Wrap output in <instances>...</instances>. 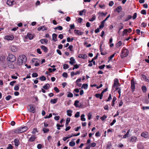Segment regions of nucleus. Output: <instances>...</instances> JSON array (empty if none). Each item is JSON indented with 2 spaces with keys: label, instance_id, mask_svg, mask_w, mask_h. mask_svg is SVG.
<instances>
[{
  "label": "nucleus",
  "instance_id": "1",
  "mask_svg": "<svg viewBox=\"0 0 149 149\" xmlns=\"http://www.w3.org/2000/svg\"><path fill=\"white\" fill-rule=\"evenodd\" d=\"M26 60V58L25 55H20L19 56L17 60L18 63L19 65H20L22 64V63H25Z\"/></svg>",
  "mask_w": 149,
  "mask_h": 149
},
{
  "label": "nucleus",
  "instance_id": "2",
  "mask_svg": "<svg viewBox=\"0 0 149 149\" xmlns=\"http://www.w3.org/2000/svg\"><path fill=\"white\" fill-rule=\"evenodd\" d=\"M129 53V51L127 49H123L121 53V56L122 58L127 56Z\"/></svg>",
  "mask_w": 149,
  "mask_h": 149
},
{
  "label": "nucleus",
  "instance_id": "3",
  "mask_svg": "<svg viewBox=\"0 0 149 149\" xmlns=\"http://www.w3.org/2000/svg\"><path fill=\"white\" fill-rule=\"evenodd\" d=\"M8 58L9 61L11 62H13L16 60L15 56L12 54H9Z\"/></svg>",
  "mask_w": 149,
  "mask_h": 149
},
{
  "label": "nucleus",
  "instance_id": "4",
  "mask_svg": "<svg viewBox=\"0 0 149 149\" xmlns=\"http://www.w3.org/2000/svg\"><path fill=\"white\" fill-rule=\"evenodd\" d=\"M33 63H34V65L36 66H37L39 65L40 61L36 58H33L32 59Z\"/></svg>",
  "mask_w": 149,
  "mask_h": 149
},
{
  "label": "nucleus",
  "instance_id": "5",
  "mask_svg": "<svg viewBox=\"0 0 149 149\" xmlns=\"http://www.w3.org/2000/svg\"><path fill=\"white\" fill-rule=\"evenodd\" d=\"M118 86H119L118 80L117 79H115L114 80V83L112 88L113 89L115 87H116Z\"/></svg>",
  "mask_w": 149,
  "mask_h": 149
},
{
  "label": "nucleus",
  "instance_id": "6",
  "mask_svg": "<svg viewBox=\"0 0 149 149\" xmlns=\"http://www.w3.org/2000/svg\"><path fill=\"white\" fill-rule=\"evenodd\" d=\"M6 3L9 6H12L15 3V2L13 0H8Z\"/></svg>",
  "mask_w": 149,
  "mask_h": 149
},
{
  "label": "nucleus",
  "instance_id": "7",
  "mask_svg": "<svg viewBox=\"0 0 149 149\" xmlns=\"http://www.w3.org/2000/svg\"><path fill=\"white\" fill-rule=\"evenodd\" d=\"M10 49L13 52H15L17 51L16 47L14 45L10 46Z\"/></svg>",
  "mask_w": 149,
  "mask_h": 149
},
{
  "label": "nucleus",
  "instance_id": "8",
  "mask_svg": "<svg viewBox=\"0 0 149 149\" xmlns=\"http://www.w3.org/2000/svg\"><path fill=\"white\" fill-rule=\"evenodd\" d=\"M47 27H46L45 26H40L38 28V30L40 31L41 30H42V31H44L45 30H47Z\"/></svg>",
  "mask_w": 149,
  "mask_h": 149
},
{
  "label": "nucleus",
  "instance_id": "9",
  "mask_svg": "<svg viewBox=\"0 0 149 149\" xmlns=\"http://www.w3.org/2000/svg\"><path fill=\"white\" fill-rule=\"evenodd\" d=\"M131 88L132 91H134L135 88V84L134 81L133 80H131Z\"/></svg>",
  "mask_w": 149,
  "mask_h": 149
},
{
  "label": "nucleus",
  "instance_id": "10",
  "mask_svg": "<svg viewBox=\"0 0 149 149\" xmlns=\"http://www.w3.org/2000/svg\"><path fill=\"white\" fill-rule=\"evenodd\" d=\"M74 33L75 34H77L78 35H82L84 33L83 32H81L80 30H74Z\"/></svg>",
  "mask_w": 149,
  "mask_h": 149
},
{
  "label": "nucleus",
  "instance_id": "11",
  "mask_svg": "<svg viewBox=\"0 0 149 149\" xmlns=\"http://www.w3.org/2000/svg\"><path fill=\"white\" fill-rule=\"evenodd\" d=\"M30 107V111L32 113H34L35 112V110L34 107L32 105H29Z\"/></svg>",
  "mask_w": 149,
  "mask_h": 149
},
{
  "label": "nucleus",
  "instance_id": "12",
  "mask_svg": "<svg viewBox=\"0 0 149 149\" xmlns=\"http://www.w3.org/2000/svg\"><path fill=\"white\" fill-rule=\"evenodd\" d=\"M141 135L145 138H147L148 136V133L147 132H143L141 134Z\"/></svg>",
  "mask_w": 149,
  "mask_h": 149
},
{
  "label": "nucleus",
  "instance_id": "13",
  "mask_svg": "<svg viewBox=\"0 0 149 149\" xmlns=\"http://www.w3.org/2000/svg\"><path fill=\"white\" fill-rule=\"evenodd\" d=\"M132 29L130 28L125 29L123 31V36H124L125 33L127 32L130 33Z\"/></svg>",
  "mask_w": 149,
  "mask_h": 149
},
{
  "label": "nucleus",
  "instance_id": "14",
  "mask_svg": "<svg viewBox=\"0 0 149 149\" xmlns=\"http://www.w3.org/2000/svg\"><path fill=\"white\" fill-rule=\"evenodd\" d=\"M57 35L55 33H53L52 35V40L56 42L57 41Z\"/></svg>",
  "mask_w": 149,
  "mask_h": 149
},
{
  "label": "nucleus",
  "instance_id": "15",
  "mask_svg": "<svg viewBox=\"0 0 149 149\" xmlns=\"http://www.w3.org/2000/svg\"><path fill=\"white\" fill-rule=\"evenodd\" d=\"M40 41L42 44H47L48 42V40L46 39H42L40 40Z\"/></svg>",
  "mask_w": 149,
  "mask_h": 149
},
{
  "label": "nucleus",
  "instance_id": "16",
  "mask_svg": "<svg viewBox=\"0 0 149 149\" xmlns=\"http://www.w3.org/2000/svg\"><path fill=\"white\" fill-rule=\"evenodd\" d=\"M15 145V146H17L19 144V140L17 139H15L14 140Z\"/></svg>",
  "mask_w": 149,
  "mask_h": 149
},
{
  "label": "nucleus",
  "instance_id": "17",
  "mask_svg": "<svg viewBox=\"0 0 149 149\" xmlns=\"http://www.w3.org/2000/svg\"><path fill=\"white\" fill-rule=\"evenodd\" d=\"M50 87V85L49 84H47L43 86V88L45 90H47Z\"/></svg>",
  "mask_w": 149,
  "mask_h": 149
},
{
  "label": "nucleus",
  "instance_id": "18",
  "mask_svg": "<svg viewBox=\"0 0 149 149\" xmlns=\"http://www.w3.org/2000/svg\"><path fill=\"white\" fill-rule=\"evenodd\" d=\"M5 38L8 40H12L13 39V37L12 36H6Z\"/></svg>",
  "mask_w": 149,
  "mask_h": 149
},
{
  "label": "nucleus",
  "instance_id": "19",
  "mask_svg": "<svg viewBox=\"0 0 149 149\" xmlns=\"http://www.w3.org/2000/svg\"><path fill=\"white\" fill-rule=\"evenodd\" d=\"M70 63L71 65H72L75 63V59L73 57H71L70 59Z\"/></svg>",
  "mask_w": 149,
  "mask_h": 149
},
{
  "label": "nucleus",
  "instance_id": "20",
  "mask_svg": "<svg viewBox=\"0 0 149 149\" xmlns=\"http://www.w3.org/2000/svg\"><path fill=\"white\" fill-rule=\"evenodd\" d=\"M40 48L45 52H47V48L45 46L43 45H42L40 47Z\"/></svg>",
  "mask_w": 149,
  "mask_h": 149
},
{
  "label": "nucleus",
  "instance_id": "21",
  "mask_svg": "<svg viewBox=\"0 0 149 149\" xmlns=\"http://www.w3.org/2000/svg\"><path fill=\"white\" fill-rule=\"evenodd\" d=\"M22 132H24L27 130L28 128L27 127L25 126L24 127H20Z\"/></svg>",
  "mask_w": 149,
  "mask_h": 149
},
{
  "label": "nucleus",
  "instance_id": "22",
  "mask_svg": "<svg viewBox=\"0 0 149 149\" xmlns=\"http://www.w3.org/2000/svg\"><path fill=\"white\" fill-rule=\"evenodd\" d=\"M130 132V130L129 129L127 131V133L123 136V139H125L127 137H128L129 135Z\"/></svg>",
  "mask_w": 149,
  "mask_h": 149
},
{
  "label": "nucleus",
  "instance_id": "23",
  "mask_svg": "<svg viewBox=\"0 0 149 149\" xmlns=\"http://www.w3.org/2000/svg\"><path fill=\"white\" fill-rule=\"evenodd\" d=\"M14 132L15 133H22L20 127L15 129V130Z\"/></svg>",
  "mask_w": 149,
  "mask_h": 149
},
{
  "label": "nucleus",
  "instance_id": "24",
  "mask_svg": "<svg viewBox=\"0 0 149 149\" xmlns=\"http://www.w3.org/2000/svg\"><path fill=\"white\" fill-rule=\"evenodd\" d=\"M86 57V55L85 54H79L78 55V57L80 58L85 59Z\"/></svg>",
  "mask_w": 149,
  "mask_h": 149
},
{
  "label": "nucleus",
  "instance_id": "25",
  "mask_svg": "<svg viewBox=\"0 0 149 149\" xmlns=\"http://www.w3.org/2000/svg\"><path fill=\"white\" fill-rule=\"evenodd\" d=\"M122 10V8L121 6H118L116 8V10H117L118 13L120 12Z\"/></svg>",
  "mask_w": 149,
  "mask_h": 149
},
{
  "label": "nucleus",
  "instance_id": "26",
  "mask_svg": "<svg viewBox=\"0 0 149 149\" xmlns=\"http://www.w3.org/2000/svg\"><path fill=\"white\" fill-rule=\"evenodd\" d=\"M57 100V99H51L50 100V102L52 104H54L56 103Z\"/></svg>",
  "mask_w": 149,
  "mask_h": 149
},
{
  "label": "nucleus",
  "instance_id": "27",
  "mask_svg": "<svg viewBox=\"0 0 149 149\" xmlns=\"http://www.w3.org/2000/svg\"><path fill=\"white\" fill-rule=\"evenodd\" d=\"M72 111L71 110H68L67 111V114L69 116H72Z\"/></svg>",
  "mask_w": 149,
  "mask_h": 149
},
{
  "label": "nucleus",
  "instance_id": "28",
  "mask_svg": "<svg viewBox=\"0 0 149 149\" xmlns=\"http://www.w3.org/2000/svg\"><path fill=\"white\" fill-rule=\"evenodd\" d=\"M137 139V138L135 136H132L130 139V141L133 142L135 141Z\"/></svg>",
  "mask_w": 149,
  "mask_h": 149
},
{
  "label": "nucleus",
  "instance_id": "29",
  "mask_svg": "<svg viewBox=\"0 0 149 149\" xmlns=\"http://www.w3.org/2000/svg\"><path fill=\"white\" fill-rule=\"evenodd\" d=\"M35 139L36 138L35 136L34 135H32L30 138L29 139V141L31 142H32L34 141Z\"/></svg>",
  "mask_w": 149,
  "mask_h": 149
},
{
  "label": "nucleus",
  "instance_id": "30",
  "mask_svg": "<svg viewBox=\"0 0 149 149\" xmlns=\"http://www.w3.org/2000/svg\"><path fill=\"white\" fill-rule=\"evenodd\" d=\"M116 98L115 96H114L113 97V100L112 102L111 105L112 106H114V105L115 101L116 100Z\"/></svg>",
  "mask_w": 149,
  "mask_h": 149
},
{
  "label": "nucleus",
  "instance_id": "31",
  "mask_svg": "<svg viewBox=\"0 0 149 149\" xmlns=\"http://www.w3.org/2000/svg\"><path fill=\"white\" fill-rule=\"evenodd\" d=\"M107 88H105V89H104L103 91L101 93V96L100 97V99H102V97L103 95V93L107 91Z\"/></svg>",
  "mask_w": 149,
  "mask_h": 149
},
{
  "label": "nucleus",
  "instance_id": "32",
  "mask_svg": "<svg viewBox=\"0 0 149 149\" xmlns=\"http://www.w3.org/2000/svg\"><path fill=\"white\" fill-rule=\"evenodd\" d=\"M27 36L30 40H31L33 38V35L31 34L28 33L27 34Z\"/></svg>",
  "mask_w": 149,
  "mask_h": 149
},
{
  "label": "nucleus",
  "instance_id": "33",
  "mask_svg": "<svg viewBox=\"0 0 149 149\" xmlns=\"http://www.w3.org/2000/svg\"><path fill=\"white\" fill-rule=\"evenodd\" d=\"M79 102L78 100H76L74 102V105L76 107H79V106L78 104Z\"/></svg>",
  "mask_w": 149,
  "mask_h": 149
},
{
  "label": "nucleus",
  "instance_id": "34",
  "mask_svg": "<svg viewBox=\"0 0 149 149\" xmlns=\"http://www.w3.org/2000/svg\"><path fill=\"white\" fill-rule=\"evenodd\" d=\"M115 90H117V92L119 94V96H120V93H121V89L120 88H118L117 87H116L115 88Z\"/></svg>",
  "mask_w": 149,
  "mask_h": 149
},
{
  "label": "nucleus",
  "instance_id": "35",
  "mask_svg": "<svg viewBox=\"0 0 149 149\" xmlns=\"http://www.w3.org/2000/svg\"><path fill=\"white\" fill-rule=\"evenodd\" d=\"M75 144V142L74 141H71L69 143V146H73Z\"/></svg>",
  "mask_w": 149,
  "mask_h": 149
},
{
  "label": "nucleus",
  "instance_id": "36",
  "mask_svg": "<svg viewBox=\"0 0 149 149\" xmlns=\"http://www.w3.org/2000/svg\"><path fill=\"white\" fill-rule=\"evenodd\" d=\"M132 18V16L129 15H128L127 17L124 20V22H126L129 19H131Z\"/></svg>",
  "mask_w": 149,
  "mask_h": 149
},
{
  "label": "nucleus",
  "instance_id": "37",
  "mask_svg": "<svg viewBox=\"0 0 149 149\" xmlns=\"http://www.w3.org/2000/svg\"><path fill=\"white\" fill-rule=\"evenodd\" d=\"M104 23L102 21L101 22V23L100 24V25L99 27L100 29H102L104 27Z\"/></svg>",
  "mask_w": 149,
  "mask_h": 149
},
{
  "label": "nucleus",
  "instance_id": "38",
  "mask_svg": "<svg viewBox=\"0 0 149 149\" xmlns=\"http://www.w3.org/2000/svg\"><path fill=\"white\" fill-rule=\"evenodd\" d=\"M93 17L89 20V21L91 22H93L96 19V17L95 15H92Z\"/></svg>",
  "mask_w": 149,
  "mask_h": 149
},
{
  "label": "nucleus",
  "instance_id": "39",
  "mask_svg": "<svg viewBox=\"0 0 149 149\" xmlns=\"http://www.w3.org/2000/svg\"><path fill=\"white\" fill-rule=\"evenodd\" d=\"M40 79L41 81H45L46 79V77L44 76H42L39 78Z\"/></svg>",
  "mask_w": 149,
  "mask_h": 149
},
{
  "label": "nucleus",
  "instance_id": "40",
  "mask_svg": "<svg viewBox=\"0 0 149 149\" xmlns=\"http://www.w3.org/2000/svg\"><path fill=\"white\" fill-rule=\"evenodd\" d=\"M85 115L84 114H83L81 115V120L83 121H85L86 120L85 118H84Z\"/></svg>",
  "mask_w": 149,
  "mask_h": 149
},
{
  "label": "nucleus",
  "instance_id": "41",
  "mask_svg": "<svg viewBox=\"0 0 149 149\" xmlns=\"http://www.w3.org/2000/svg\"><path fill=\"white\" fill-rule=\"evenodd\" d=\"M88 85L86 84H84L82 86V88H84V89H87L88 88Z\"/></svg>",
  "mask_w": 149,
  "mask_h": 149
},
{
  "label": "nucleus",
  "instance_id": "42",
  "mask_svg": "<svg viewBox=\"0 0 149 149\" xmlns=\"http://www.w3.org/2000/svg\"><path fill=\"white\" fill-rule=\"evenodd\" d=\"M42 130L45 133L48 132L49 131V130L48 129H47L46 128L43 127L42 128Z\"/></svg>",
  "mask_w": 149,
  "mask_h": 149
},
{
  "label": "nucleus",
  "instance_id": "43",
  "mask_svg": "<svg viewBox=\"0 0 149 149\" xmlns=\"http://www.w3.org/2000/svg\"><path fill=\"white\" fill-rule=\"evenodd\" d=\"M56 70V69L55 68H54L53 69L49 68L48 69V70L50 72H52L55 71Z\"/></svg>",
  "mask_w": 149,
  "mask_h": 149
},
{
  "label": "nucleus",
  "instance_id": "44",
  "mask_svg": "<svg viewBox=\"0 0 149 149\" xmlns=\"http://www.w3.org/2000/svg\"><path fill=\"white\" fill-rule=\"evenodd\" d=\"M73 96V94L72 93L69 92L68 94L67 95V97H72Z\"/></svg>",
  "mask_w": 149,
  "mask_h": 149
},
{
  "label": "nucleus",
  "instance_id": "45",
  "mask_svg": "<svg viewBox=\"0 0 149 149\" xmlns=\"http://www.w3.org/2000/svg\"><path fill=\"white\" fill-rule=\"evenodd\" d=\"M107 118V116L105 115H104L102 116L100 118V119L103 121L104 120Z\"/></svg>",
  "mask_w": 149,
  "mask_h": 149
},
{
  "label": "nucleus",
  "instance_id": "46",
  "mask_svg": "<svg viewBox=\"0 0 149 149\" xmlns=\"http://www.w3.org/2000/svg\"><path fill=\"white\" fill-rule=\"evenodd\" d=\"M122 44V42L121 41H119L117 43L116 45V47H120Z\"/></svg>",
  "mask_w": 149,
  "mask_h": 149
},
{
  "label": "nucleus",
  "instance_id": "47",
  "mask_svg": "<svg viewBox=\"0 0 149 149\" xmlns=\"http://www.w3.org/2000/svg\"><path fill=\"white\" fill-rule=\"evenodd\" d=\"M38 76L37 73L36 72H34L32 74V77H36Z\"/></svg>",
  "mask_w": 149,
  "mask_h": 149
},
{
  "label": "nucleus",
  "instance_id": "48",
  "mask_svg": "<svg viewBox=\"0 0 149 149\" xmlns=\"http://www.w3.org/2000/svg\"><path fill=\"white\" fill-rule=\"evenodd\" d=\"M142 90L143 92H145L146 91V88L145 86H143L142 87Z\"/></svg>",
  "mask_w": 149,
  "mask_h": 149
},
{
  "label": "nucleus",
  "instance_id": "49",
  "mask_svg": "<svg viewBox=\"0 0 149 149\" xmlns=\"http://www.w3.org/2000/svg\"><path fill=\"white\" fill-rule=\"evenodd\" d=\"M13 146L10 144L8 145V146L7 147V149H13Z\"/></svg>",
  "mask_w": 149,
  "mask_h": 149
},
{
  "label": "nucleus",
  "instance_id": "50",
  "mask_svg": "<svg viewBox=\"0 0 149 149\" xmlns=\"http://www.w3.org/2000/svg\"><path fill=\"white\" fill-rule=\"evenodd\" d=\"M120 17L121 18L125 16V13L124 12H122L120 13Z\"/></svg>",
  "mask_w": 149,
  "mask_h": 149
},
{
  "label": "nucleus",
  "instance_id": "51",
  "mask_svg": "<svg viewBox=\"0 0 149 149\" xmlns=\"http://www.w3.org/2000/svg\"><path fill=\"white\" fill-rule=\"evenodd\" d=\"M80 116V113L79 112H77L75 114L74 116L76 118H78Z\"/></svg>",
  "mask_w": 149,
  "mask_h": 149
},
{
  "label": "nucleus",
  "instance_id": "52",
  "mask_svg": "<svg viewBox=\"0 0 149 149\" xmlns=\"http://www.w3.org/2000/svg\"><path fill=\"white\" fill-rule=\"evenodd\" d=\"M96 145V143L95 142L92 143L89 146L92 147H95Z\"/></svg>",
  "mask_w": 149,
  "mask_h": 149
},
{
  "label": "nucleus",
  "instance_id": "53",
  "mask_svg": "<svg viewBox=\"0 0 149 149\" xmlns=\"http://www.w3.org/2000/svg\"><path fill=\"white\" fill-rule=\"evenodd\" d=\"M73 40H74V39L73 38H72L71 39H70V38L69 37H68L67 38V41L68 42H69L70 41L72 42Z\"/></svg>",
  "mask_w": 149,
  "mask_h": 149
},
{
  "label": "nucleus",
  "instance_id": "54",
  "mask_svg": "<svg viewBox=\"0 0 149 149\" xmlns=\"http://www.w3.org/2000/svg\"><path fill=\"white\" fill-rule=\"evenodd\" d=\"M12 97V96L11 95H8L6 96V100H9Z\"/></svg>",
  "mask_w": 149,
  "mask_h": 149
},
{
  "label": "nucleus",
  "instance_id": "55",
  "mask_svg": "<svg viewBox=\"0 0 149 149\" xmlns=\"http://www.w3.org/2000/svg\"><path fill=\"white\" fill-rule=\"evenodd\" d=\"M141 13L143 15H145L146 14V11L145 10H142L141 11Z\"/></svg>",
  "mask_w": 149,
  "mask_h": 149
},
{
  "label": "nucleus",
  "instance_id": "56",
  "mask_svg": "<svg viewBox=\"0 0 149 149\" xmlns=\"http://www.w3.org/2000/svg\"><path fill=\"white\" fill-rule=\"evenodd\" d=\"M69 68L68 65L67 64H65L63 65V68L64 69H66Z\"/></svg>",
  "mask_w": 149,
  "mask_h": 149
},
{
  "label": "nucleus",
  "instance_id": "57",
  "mask_svg": "<svg viewBox=\"0 0 149 149\" xmlns=\"http://www.w3.org/2000/svg\"><path fill=\"white\" fill-rule=\"evenodd\" d=\"M62 76L63 77L67 78L68 77V74L66 72H64L62 74Z\"/></svg>",
  "mask_w": 149,
  "mask_h": 149
},
{
  "label": "nucleus",
  "instance_id": "58",
  "mask_svg": "<svg viewBox=\"0 0 149 149\" xmlns=\"http://www.w3.org/2000/svg\"><path fill=\"white\" fill-rule=\"evenodd\" d=\"M147 24L144 22H143L141 23V25L142 27H146Z\"/></svg>",
  "mask_w": 149,
  "mask_h": 149
},
{
  "label": "nucleus",
  "instance_id": "59",
  "mask_svg": "<svg viewBox=\"0 0 149 149\" xmlns=\"http://www.w3.org/2000/svg\"><path fill=\"white\" fill-rule=\"evenodd\" d=\"M37 129L36 128H34L33 131L32 132V133L33 134H35L36 132H37Z\"/></svg>",
  "mask_w": 149,
  "mask_h": 149
},
{
  "label": "nucleus",
  "instance_id": "60",
  "mask_svg": "<svg viewBox=\"0 0 149 149\" xmlns=\"http://www.w3.org/2000/svg\"><path fill=\"white\" fill-rule=\"evenodd\" d=\"M19 86L18 85L15 86V87L14 89L15 91H18L19 90Z\"/></svg>",
  "mask_w": 149,
  "mask_h": 149
},
{
  "label": "nucleus",
  "instance_id": "61",
  "mask_svg": "<svg viewBox=\"0 0 149 149\" xmlns=\"http://www.w3.org/2000/svg\"><path fill=\"white\" fill-rule=\"evenodd\" d=\"M112 99L111 95V94H109V96L108 97V99L106 100L107 101H110Z\"/></svg>",
  "mask_w": 149,
  "mask_h": 149
},
{
  "label": "nucleus",
  "instance_id": "62",
  "mask_svg": "<svg viewBox=\"0 0 149 149\" xmlns=\"http://www.w3.org/2000/svg\"><path fill=\"white\" fill-rule=\"evenodd\" d=\"M115 53L113 54L109 58V60L108 61V62L110 60H111V59L115 55Z\"/></svg>",
  "mask_w": 149,
  "mask_h": 149
},
{
  "label": "nucleus",
  "instance_id": "63",
  "mask_svg": "<svg viewBox=\"0 0 149 149\" xmlns=\"http://www.w3.org/2000/svg\"><path fill=\"white\" fill-rule=\"evenodd\" d=\"M105 66V65H103L99 66V68L100 69H103L104 68Z\"/></svg>",
  "mask_w": 149,
  "mask_h": 149
},
{
  "label": "nucleus",
  "instance_id": "64",
  "mask_svg": "<svg viewBox=\"0 0 149 149\" xmlns=\"http://www.w3.org/2000/svg\"><path fill=\"white\" fill-rule=\"evenodd\" d=\"M16 81H12L10 83V84L11 86H13L14 85V84L16 83Z\"/></svg>",
  "mask_w": 149,
  "mask_h": 149
}]
</instances>
